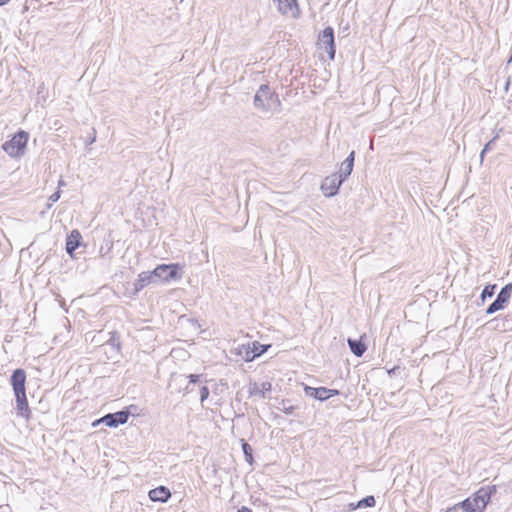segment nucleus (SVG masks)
Returning a JSON list of instances; mask_svg holds the SVG:
<instances>
[{
  "label": "nucleus",
  "instance_id": "20",
  "mask_svg": "<svg viewBox=\"0 0 512 512\" xmlns=\"http://www.w3.org/2000/svg\"><path fill=\"white\" fill-rule=\"evenodd\" d=\"M242 449H243V452H244L245 459H246L247 463H249L250 465H253L254 458H253V455H252V448L244 440H242Z\"/></svg>",
  "mask_w": 512,
  "mask_h": 512
},
{
  "label": "nucleus",
  "instance_id": "29",
  "mask_svg": "<svg viewBox=\"0 0 512 512\" xmlns=\"http://www.w3.org/2000/svg\"><path fill=\"white\" fill-rule=\"evenodd\" d=\"M487 152H484V148L482 149L481 153H480V160L481 162L483 161L484 159V156L486 155Z\"/></svg>",
  "mask_w": 512,
  "mask_h": 512
},
{
  "label": "nucleus",
  "instance_id": "3",
  "mask_svg": "<svg viewBox=\"0 0 512 512\" xmlns=\"http://www.w3.org/2000/svg\"><path fill=\"white\" fill-rule=\"evenodd\" d=\"M255 106L266 111H276L280 107V101L267 85H262L254 98Z\"/></svg>",
  "mask_w": 512,
  "mask_h": 512
},
{
  "label": "nucleus",
  "instance_id": "10",
  "mask_svg": "<svg viewBox=\"0 0 512 512\" xmlns=\"http://www.w3.org/2000/svg\"><path fill=\"white\" fill-rule=\"evenodd\" d=\"M129 412L128 411H119L116 413H111L103 416L93 423V425H97L98 423H104L109 427H117L120 424H125L128 421Z\"/></svg>",
  "mask_w": 512,
  "mask_h": 512
},
{
  "label": "nucleus",
  "instance_id": "4",
  "mask_svg": "<svg viewBox=\"0 0 512 512\" xmlns=\"http://www.w3.org/2000/svg\"><path fill=\"white\" fill-rule=\"evenodd\" d=\"M153 274L162 283L178 281L183 275V265L180 263L160 264L153 269Z\"/></svg>",
  "mask_w": 512,
  "mask_h": 512
},
{
  "label": "nucleus",
  "instance_id": "6",
  "mask_svg": "<svg viewBox=\"0 0 512 512\" xmlns=\"http://www.w3.org/2000/svg\"><path fill=\"white\" fill-rule=\"evenodd\" d=\"M318 48L327 53L330 60H334L336 47L334 29L331 26L326 27L318 36Z\"/></svg>",
  "mask_w": 512,
  "mask_h": 512
},
{
  "label": "nucleus",
  "instance_id": "15",
  "mask_svg": "<svg viewBox=\"0 0 512 512\" xmlns=\"http://www.w3.org/2000/svg\"><path fill=\"white\" fill-rule=\"evenodd\" d=\"M153 271L151 272H142L138 275L137 282L135 283V290L139 291L143 289L145 286L151 284L154 281Z\"/></svg>",
  "mask_w": 512,
  "mask_h": 512
},
{
  "label": "nucleus",
  "instance_id": "8",
  "mask_svg": "<svg viewBox=\"0 0 512 512\" xmlns=\"http://www.w3.org/2000/svg\"><path fill=\"white\" fill-rule=\"evenodd\" d=\"M343 182L337 173H332L323 180L321 190L326 197L335 196Z\"/></svg>",
  "mask_w": 512,
  "mask_h": 512
},
{
  "label": "nucleus",
  "instance_id": "28",
  "mask_svg": "<svg viewBox=\"0 0 512 512\" xmlns=\"http://www.w3.org/2000/svg\"><path fill=\"white\" fill-rule=\"evenodd\" d=\"M487 152H484V148L482 149L481 153H480V160L481 162L483 161L484 159V156L486 155Z\"/></svg>",
  "mask_w": 512,
  "mask_h": 512
},
{
  "label": "nucleus",
  "instance_id": "12",
  "mask_svg": "<svg viewBox=\"0 0 512 512\" xmlns=\"http://www.w3.org/2000/svg\"><path fill=\"white\" fill-rule=\"evenodd\" d=\"M82 240L81 233L74 229L66 238V251L70 256H73L74 251L80 246Z\"/></svg>",
  "mask_w": 512,
  "mask_h": 512
},
{
  "label": "nucleus",
  "instance_id": "31",
  "mask_svg": "<svg viewBox=\"0 0 512 512\" xmlns=\"http://www.w3.org/2000/svg\"><path fill=\"white\" fill-rule=\"evenodd\" d=\"M10 0H0V6L1 5H5L6 3H8Z\"/></svg>",
  "mask_w": 512,
  "mask_h": 512
},
{
  "label": "nucleus",
  "instance_id": "1",
  "mask_svg": "<svg viewBox=\"0 0 512 512\" xmlns=\"http://www.w3.org/2000/svg\"><path fill=\"white\" fill-rule=\"evenodd\" d=\"M26 379L25 370L19 368L13 371L10 383L15 395L17 415L28 421L31 418V409L26 395Z\"/></svg>",
  "mask_w": 512,
  "mask_h": 512
},
{
  "label": "nucleus",
  "instance_id": "14",
  "mask_svg": "<svg viewBox=\"0 0 512 512\" xmlns=\"http://www.w3.org/2000/svg\"><path fill=\"white\" fill-rule=\"evenodd\" d=\"M348 346L351 350V352L356 357H361L367 350L366 344L362 341V339H351L348 338L347 340Z\"/></svg>",
  "mask_w": 512,
  "mask_h": 512
},
{
  "label": "nucleus",
  "instance_id": "18",
  "mask_svg": "<svg viewBox=\"0 0 512 512\" xmlns=\"http://www.w3.org/2000/svg\"><path fill=\"white\" fill-rule=\"evenodd\" d=\"M251 344V350H252V355H254V359L261 356L262 354H264L268 348L271 346V345H263V344H260L258 341H253V342H250Z\"/></svg>",
  "mask_w": 512,
  "mask_h": 512
},
{
  "label": "nucleus",
  "instance_id": "16",
  "mask_svg": "<svg viewBox=\"0 0 512 512\" xmlns=\"http://www.w3.org/2000/svg\"><path fill=\"white\" fill-rule=\"evenodd\" d=\"M250 342L246 344H242L237 348L236 354L240 356L244 361L251 362L254 360V355H252Z\"/></svg>",
  "mask_w": 512,
  "mask_h": 512
},
{
  "label": "nucleus",
  "instance_id": "30",
  "mask_svg": "<svg viewBox=\"0 0 512 512\" xmlns=\"http://www.w3.org/2000/svg\"><path fill=\"white\" fill-rule=\"evenodd\" d=\"M277 1H278L279 10H284L285 6L284 7L282 6V0H277Z\"/></svg>",
  "mask_w": 512,
  "mask_h": 512
},
{
  "label": "nucleus",
  "instance_id": "27",
  "mask_svg": "<svg viewBox=\"0 0 512 512\" xmlns=\"http://www.w3.org/2000/svg\"><path fill=\"white\" fill-rule=\"evenodd\" d=\"M237 512H252V510L246 506H243Z\"/></svg>",
  "mask_w": 512,
  "mask_h": 512
},
{
  "label": "nucleus",
  "instance_id": "7",
  "mask_svg": "<svg viewBox=\"0 0 512 512\" xmlns=\"http://www.w3.org/2000/svg\"><path fill=\"white\" fill-rule=\"evenodd\" d=\"M512 292V283L506 284L501 288L496 299L487 307L486 314L491 315L495 312L505 308L508 303Z\"/></svg>",
  "mask_w": 512,
  "mask_h": 512
},
{
  "label": "nucleus",
  "instance_id": "24",
  "mask_svg": "<svg viewBox=\"0 0 512 512\" xmlns=\"http://www.w3.org/2000/svg\"><path fill=\"white\" fill-rule=\"evenodd\" d=\"M188 379H189V382L190 383H196L199 381V375H196V374H190L188 376Z\"/></svg>",
  "mask_w": 512,
  "mask_h": 512
},
{
  "label": "nucleus",
  "instance_id": "22",
  "mask_svg": "<svg viewBox=\"0 0 512 512\" xmlns=\"http://www.w3.org/2000/svg\"><path fill=\"white\" fill-rule=\"evenodd\" d=\"M499 135H495L490 141H488L484 146V152H488L492 149L493 145L495 144L496 140L498 139Z\"/></svg>",
  "mask_w": 512,
  "mask_h": 512
},
{
  "label": "nucleus",
  "instance_id": "19",
  "mask_svg": "<svg viewBox=\"0 0 512 512\" xmlns=\"http://www.w3.org/2000/svg\"><path fill=\"white\" fill-rule=\"evenodd\" d=\"M497 288L496 284H488L486 285L480 295L482 302L486 300V298H491L495 294V290Z\"/></svg>",
  "mask_w": 512,
  "mask_h": 512
},
{
  "label": "nucleus",
  "instance_id": "21",
  "mask_svg": "<svg viewBox=\"0 0 512 512\" xmlns=\"http://www.w3.org/2000/svg\"><path fill=\"white\" fill-rule=\"evenodd\" d=\"M290 14L293 18L300 17L301 10H300L297 0H290Z\"/></svg>",
  "mask_w": 512,
  "mask_h": 512
},
{
  "label": "nucleus",
  "instance_id": "13",
  "mask_svg": "<svg viewBox=\"0 0 512 512\" xmlns=\"http://www.w3.org/2000/svg\"><path fill=\"white\" fill-rule=\"evenodd\" d=\"M171 497V493L165 486H159L149 491V498L154 502H166Z\"/></svg>",
  "mask_w": 512,
  "mask_h": 512
},
{
  "label": "nucleus",
  "instance_id": "9",
  "mask_svg": "<svg viewBox=\"0 0 512 512\" xmlns=\"http://www.w3.org/2000/svg\"><path fill=\"white\" fill-rule=\"evenodd\" d=\"M304 392L306 396L314 398L319 401H325L333 396L339 395V391L336 389H329L326 387H310L307 385L303 386Z\"/></svg>",
  "mask_w": 512,
  "mask_h": 512
},
{
  "label": "nucleus",
  "instance_id": "11",
  "mask_svg": "<svg viewBox=\"0 0 512 512\" xmlns=\"http://www.w3.org/2000/svg\"><path fill=\"white\" fill-rule=\"evenodd\" d=\"M355 151H351L347 158L341 163L338 176L345 181L353 171Z\"/></svg>",
  "mask_w": 512,
  "mask_h": 512
},
{
  "label": "nucleus",
  "instance_id": "17",
  "mask_svg": "<svg viewBox=\"0 0 512 512\" xmlns=\"http://www.w3.org/2000/svg\"><path fill=\"white\" fill-rule=\"evenodd\" d=\"M375 503H376V501H375L374 496L369 495V496L364 497L360 501H358L357 504H355V505L354 504H350V506H351L352 509L367 508V507L375 506Z\"/></svg>",
  "mask_w": 512,
  "mask_h": 512
},
{
  "label": "nucleus",
  "instance_id": "5",
  "mask_svg": "<svg viewBox=\"0 0 512 512\" xmlns=\"http://www.w3.org/2000/svg\"><path fill=\"white\" fill-rule=\"evenodd\" d=\"M29 135L25 131H19L6 141L2 148L12 158H18L24 154L28 143Z\"/></svg>",
  "mask_w": 512,
  "mask_h": 512
},
{
  "label": "nucleus",
  "instance_id": "25",
  "mask_svg": "<svg viewBox=\"0 0 512 512\" xmlns=\"http://www.w3.org/2000/svg\"><path fill=\"white\" fill-rule=\"evenodd\" d=\"M60 198V191L55 192L50 196L52 202H56Z\"/></svg>",
  "mask_w": 512,
  "mask_h": 512
},
{
  "label": "nucleus",
  "instance_id": "23",
  "mask_svg": "<svg viewBox=\"0 0 512 512\" xmlns=\"http://www.w3.org/2000/svg\"><path fill=\"white\" fill-rule=\"evenodd\" d=\"M209 395V390L206 386L201 389V401H204Z\"/></svg>",
  "mask_w": 512,
  "mask_h": 512
},
{
  "label": "nucleus",
  "instance_id": "26",
  "mask_svg": "<svg viewBox=\"0 0 512 512\" xmlns=\"http://www.w3.org/2000/svg\"><path fill=\"white\" fill-rule=\"evenodd\" d=\"M446 512H463V510L460 509L457 505H454L453 507L449 508Z\"/></svg>",
  "mask_w": 512,
  "mask_h": 512
},
{
  "label": "nucleus",
  "instance_id": "2",
  "mask_svg": "<svg viewBox=\"0 0 512 512\" xmlns=\"http://www.w3.org/2000/svg\"><path fill=\"white\" fill-rule=\"evenodd\" d=\"M496 492V486H485L478 489L472 496L456 504L463 512H484L491 496Z\"/></svg>",
  "mask_w": 512,
  "mask_h": 512
}]
</instances>
